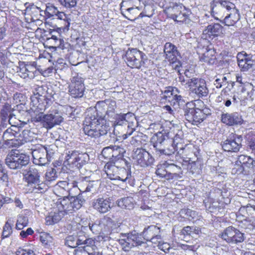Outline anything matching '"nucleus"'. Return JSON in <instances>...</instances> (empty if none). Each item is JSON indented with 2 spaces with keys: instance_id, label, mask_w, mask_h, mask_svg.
<instances>
[{
  "instance_id": "nucleus-1",
  "label": "nucleus",
  "mask_w": 255,
  "mask_h": 255,
  "mask_svg": "<svg viewBox=\"0 0 255 255\" xmlns=\"http://www.w3.org/2000/svg\"><path fill=\"white\" fill-rule=\"evenodd\" d=\"M105 123L106 119L99 117L97 111L89 110L84 121L83 131L88 136L95 138L106 135L110 127Z\"/></svg>"
},
{
  "instance_id": "nucleus-2",
  "label": "nucleus",
  "mask_w": 255,
  "mask_h": 255,
  "mask_svg": "<svg viewBox=\"0 0 255 255\" xmlns=\"http://www.w3.org/2000/svg\"><path fill=\"white\" fill-rule=\"evenodd\" d=\"M173 140L161 132L154 134L151 139L155 153L158 156L171 155L178 149L177 145H173Z\"/></svg>"
},
{
  "instance_id": "nucleus-3",
  "label": "nucleus",
  "mask_w": 255,
  "mask_h": 255,
  "mask_svg": "<svg viewBox=\"0 0 255 255\" xmlns=\"http://www.w3.org/2000/svg\"><path fill=\"white\" fill-rule=\"evenodd\" d=\"M29 162V156L16 150H12L5 159L6 165L13 170L20 169L28 165Z\"/></svg>"
},
{
  "instance_id": "nucleus-4",
  "label": "nucleus",
  "mask_w": 255,
  "mask_h": 255,
  "mask_svg": "<svg viewBox=\"0 0 255 255\" xmlns=\"http://www.w3.org/2000/svg\"><path fill=\"white\" fill-rule=\"evenodd\" d=\"M138 233L135 231L128 233L127 234L121 233V236L123 237L118 240V242L121 246L122 250L125 252H129L130 253L131 249L141 246L144 243L142 241L141 237Z\"/></svg>"
},
{
  "instance_id": "nucleus-5",
  "label": "nucleus",
  "mask_w": 255,
  "mask_h": 255,
  "mask_svg": "<svg viewBox=\"0 0 255 255\" xmlns=\"http://www.w3.org/2000/svg\"><path fill=\"white\" fill-rule=\"evenodd\" d=\"M116 108V101L109 99L98 102L94 110L97 111L99 117L110 120L115 118Z\"/></svg>"
},
{
  "instance_id": "nucleus-6",
  "label": "nucleus",
  "mask_w": 255,
  "mask_h": 255,
  "mask_svg": "<svg viewBox=\"0 0 255 255\" xmlns=\"http://www.w3.org/2000/svg\"><path fill=\"white\" fill-rule=\"evenodd\" d=\"M183 111L186 119L193 125H197L203 121L207 115L204 110L195 108L192 102L186 103L184 106Z\"/></svg>"
},
{
  "instance_id": "nucleus-7",
  "label": "nucleus",
  "mask_w": 255,
  "mask_h": 255,
  "mask_svg": "<svg viewBox=\"0 0 255 255\" xmlns=\"http://www.w3.org/2000/svg\"><path fill=\"white\" fill-rule=\"evenodd\" d=\"M125 57L128 66L137 69L140 68L147 60L145 54L136 48L128 49L126 52Z\"/></svg>"
},
{
  "instance_id": "nucleus-8",
  "label": "nucleus",
  "mask_w": 255,
  "mask_h": 255,
  "mask_svg": "<svg viewBox=\"0 0 255 255\" xmlns=\"http://www.w3.org/2000/svg\"><path fill=\"white\" fill-rule=\"evenodd\" d=\"M188 84L190 92L197 98H202L208 96L209 90L204 80L192 78Z\"/></svg>"
},
{
  "instance_id": "nucleus-9",
  "label": "nucleus",
  "mask_w": 255,
  "mask_h": 255,
  "mask_svg": "<svg viewBox=\"0 0 255 255\" xmlns=\"http://www.w3.org/2000/svg\"><path fill=\"white\" fill-rule=\"evenodd\" d=\"M66 161L69 164H72L78 169H80L89 160V155L85 152L78 151H69L65 157Z\"/></svg>"
},
{
  "instance_id": "nucleus-10",
  "label": "nucleus",
  "mask_w": 255,
  "mask_h": 255,
  "mask_svg": "<svg viewBox=\"0 0 255 255\" xmlns=\"http://www.w3.org/2000/svg\"><path fill=\"white\" fill-rule=\"evenodd\" d=\"M77 185L75 176L70 175L67 177V181H59L55 186V190L61 194L63 197H70L72 195V188Z\"/></svg>"
},
{
  "instance_id": "nucleus-11",
  "label": "nucleus",
  "mask_w": 255,
  "mask_h": 255,
  "mask_svg": "<svg viewBox=\"0 0 255 255\" xmlns=\"http://www.w3.org/2000/svg\"><path fill=\"white\" fill-rule=\"evenodd\" d=\"M132 158L141 167L152 165L154 161L151 154L142 148H137L133 150Z\"/></svg>"
},
{
  "instance_id": "nucleus-12",
  "label": "nucleus",
  "mask_w": 255,
  "mask_h": 255,
  "mask_svg": "<svg viewBox=\"0 0 255 255\" xmlns=\"http://www.w3.org/2000/svg\"><path fill=\"white\" fill-rule=\"evenodd\" d=\"M221 236L227 243L233 244L242 243L245 239L244 234L233 226L227 228Z\"/></svg>"
},
{
  "instance_id": "nucleus-13",
  "label": "nucleus",
  "mask_w": 255,
  "mask_h": 255,
  "mask_svg": "<svg viewBox=\"0 0 255 255\" xmlns=\"http://www.w3.org/2000/svg\"><path fill=\"white\" fill-rule=\"evenodd\" d=\"M85 86L84 79L79 75L73 76L69 86V92L74 98H81L84 95Z\"/></svg>"
},
{
  "instance_id": "nucleus-14",
  "label": "nucleus",
  "mask_w": 255,
  "mask_h": 255,
  "mask_svg": "<svg viewBox=\"0 0 255 255\" xmlns=\"http://www.w3.org/2000/svg\"><path fill=\"white\" fill-rule=\"evenodd\" d=\"M63 120V118L58 113L40 116L36 118V122H41L46 128H51L56 125H59Z\"/></svg>"
},
{
  "instance_id": "nucleus-15",
  "label": "nucleus",
  "mask_w": 255,
  "mask_h": 255,
  "mask_svg": "<svg viewBox=\"0 0 255 255\" xmlns=\"http://www.w3.org/2000/svg\"><path fill=\"white\" fill-rule=\"evenodd\" d=\"M19 130V127H10L7 128L2 135L3 143L2 146L4 147H10L17 144L15 141H17V134Z\"/></svg>"
},
{
  "instance_id": "nucleus-16",
  "label": "nucleus",
  "mask_w": 255,
  "mask_h": 255,
  "mask_svg": "<svg viewBox=\"0 0 255 255\" xmlns=\"http://www.w3.org/2000/svg\"><path fill=\"white\" fill-rule=\"evenodd\" d=\"M164 52L166 55V58L172 63V67L179 72V68L181 65L179 61H176V56L179 54L176 47L170 42H167L164 45Z\"/></svg>"
},
{
  "instance_id": "nucleus-17",
  "label": "nucleus",
  "mask_w": 255,
  "mask_h": 255,
  "mask_svg": "<svg viewBox=\"0 0 255 255\" xmlns=\"http://www.w3.org/2000/svg\"><path fill=\"white\" fill-rule=\"evenodd\" d=\"M44 14L47 18L51 19H59L67 21V25L70 23L68 21L67 15L63 11L59 10L57 7L53 4L48 3L46 5L45 9L44 10Z\"/></svg>"
},
{
  "instance_id": "nucleus-18",
  "label": "nucleus",
  "mask_w": 255,
  "mask_h": 255,
  "mask_svg": "<svg viewBox=\"0 0 255 255\" xmlns=\"http://www.w3.org/2000/svg\"><path fill=\"white\" fill-rule=\"evenodd\" d=\"M237 135H233L229 136L227 139L224 141L221 144L223 149L224 151L227 152H236L239 151L241 147V137Z\"/></svg>"
},
{
  "instance_id": "nucleus-19",
  "label": "nucleus",
  "mask_w": 255,
  "mask_h": 255,
  "mask_svg": "<svg viewBox=\"0 0 255 255\" xmlns=\"http://www.w3.org/2000/svg\"><path fill=\"white\" fill-rule=\"evenodd\" d=\"M221 121L229 126L241 125L244 123L242 115L237 112L226 113L222 114Z\"/></svg>"
},
{
  "instance_id": "nucleus-20",
  "label": "nucleus",
  "mask_w": 255,
  "mask_h": 255,
  "mask_svg": "<svg viewBox=\"0 0 255 255\" xmlns=\"http://www.w3.org/2000/svg\"><path fill=\"white\" fill-rule=\"evenodd\" d=\"M32 154L33 163L35 164L43 166L50 161L46 154L45 147L42 145L34 149L32 152Z\"/></svg>"
},
{
  "instance_id": "nucleus-21",
  "label": "nucleus",
  "mask_w": 255,
  "mask_h": 255,
  "mask_svg": "<svg viewBox=\"0 0 255 255\" xmlns=\"http://www.w3.org/2000/svg\"><path fill=\"white\" fill-rule=\"evenodd\" d=\"M223 27L219 23L209 25L203 32V38L208 40H212L218 37L222 32Z\"/></svg>"
},
{
  "instance_id": "nucleus-22",
  "label": "nucleus",
  "mask_w": 255,
  "mask_h": 255,
  "mask_svg": "<svg viewBox=\"0 0 255 255\" xmlns=\"http://www.w3.org/2000/svg\"><path fill=\"white\" fill-rule=\"evenodd\" d=\"M92 206L100 213H106L112 208L111 200L109 198L99 197L93 200Z\"/></svg>"
},
{
  "instance_id": "nucleus-23",
  "label": "nucleus",
  "mask_w": 255,
  "mask_h": 255,
  "mask_svg": "<svg viewBox=\"0 0 255 255\" xmlns=\"http://www.w3.org/2000/svg\"><path fill=\"white\" fill-rule=\"evenodd\" d=\"M160 232L159 228L154 225L148 226L147 228H145L143 231L139 234L141 235L140 237L142 236L143 240L147 241H151L152 243H155V239H160L161 236L159 235Z\"/></svg>"
},
{
  "instance_id": "nucleus-24",
  "label": "nucleus",
  "mask_w": 255,
  "mask_h": 255,
  "mask_svg": "<svg viewBox=\"0 0 255 255\" xmlns=\"http://www.w3.org/2000/svg\"><path fill=\"white\" fill-rule=\"evenodd\" d=\"M25 171H26V173H23V174L25 181L28 185H33V184L38 183L41 182L40 179V172L34 166L29 167Z\"/></svg>"
},
{
  "instance_id": "nucleus-25",
  "label": "nucleus",
  "mask_w": 255,
  "mask_h": 255,
  "mask_svg": "<svg viewBox=\"0 0 255 255\" xmlns=\"http://www.w3.org/2000/svg\"><path fill=\"white\" fill-rule=\"evenodd\" d=\"M86 227H82L81 230L78 231L77 235L75 236L79 246H83V249L88 247H92L95 245V241L92 238H88L84 230H86Z\"/></svg>"
},
{
  "instance_id": "nucleus-26",
  "label": "nucleus",
  "mask_w": 255,
  "mask_h": 255,
  "mask_svg": "<svg viewBox=\"0 0 255 255\" xmlns=\"http://www.w3.org/2000/svg\"><path fill=\"white\" fill-rule=\"evenodd\" d=\"M185 9V7L182 4L172 2L166 7L164 11L169 17L173 19L179 12L184 11Z\"/></svg>"
},
{
  "instance_id": "nucleus-27",
  "label": "nucleus",
  "mask_w": 255,
  "mask_h": 255,
  "mask_svg": "<svg viewBox=\"0 0 255 255\" xmlns=\"http://www.w3.org/2000/svg\"><path fill=\"white\" fill-rule=\"evenodd\" d=\"M240 18V15L237 9H233L229 13H227L225 18L220 19V21L227 26L234 25Z\"/></svg>"
},
{
  "instance_id": "nucleus-28",
  "label": "nucleus",
  "mask_w": 255,
  "mask_h": 255,
  "mask_svg": "<svg viewBox=\"0 0 255 255\" xmlns=\"http://www.w3.org/2000/svg\"><path fill=\"white\" fill-rule=\"evenodd\" d=\"M89 228L94 234H104L109 231V228L103 221H99L95 223H89Z\"/></svg>"
},
{
  "instance_id": "nucleus-29",
  "label": "nucleus",
  "mask_w": 255,
  "mask_h": 255,
  "mask_svg": "<svg viewBox=\"0 0 255 255\" xmlns=\"http://www.w3.org/2000/svg\"><path fill=\"white\" fill-rule=\"evenodd\" d=\"M237 160L248 173L249 172L250 170H254L255 167V161L250 156L241 155L238 156Z\"/></svg>"
},
{
  "instance_id": "nucleus-30",
  "label": "nucleus",
  "mask_w": 255,
  "mask_h": 255,
  "mask_svg": "<svg viewBox=\"0 0 255 255\" xmlns=\"http://www.w3.org/2000/svg\"><path fill=\"white\" fill-rule=\"evenodd\" d=\"M47 87L43 86H38L34 88L33 96L31 98L32 102H34L35 99H36L38 103L42 102L44 100L47 104V99L45 98L47 94Z\"/></svg>"
},
{
  "instance_id": "nucleus-31",
  "label": "nucleus",
  "mask_w": 255,
  "mask_h": 255,
  "mask_svg": "<svg viewBox=\"0 0 255 255\" xmlns=\"http://www.w3.org/2000/svg\"><path fill=\"white\" fill-rule=\"evenodd\" d=\"M167 172L168 173V178L172 179L174 178L181 177L182 174V169L180 166L174 163H169L166 162Z\"/></svg>"
},
{
  "instance_id": "nucleus-32",
  "label": "nucleus",
  "mask_w": 255,
  "mask_h": 255,
  "mask_svg": "<svg viewBox=\"0 0 255 255\" xmlns=\"http://www.w3.org/2000/svg\"><path fill=\"white\" fill-rule=\"evenodd\" d=\"M58 210L64 211L65 215L71 213L74 211L70 197H64L59 204H58Z\"/></svg>"
},
{
  "instance_id": "nucleus-33",
  "label": "nucleus",
  "mask_w": 255,
  "mask_h": 255,
  "mask_svg": "<svg viewBox=\"0 0 255 255\" xmlns=\"http://www.w3.org/2000/svg\"><path fill=\"white\" fill-rule=\"evenodd\" d=\"M124 168L123 167L119 168L115 166H112L111 163H107L104 167L106 174L111 180H117L120 174V171Z\"/></svg>"
},
{
  "instance_id": "nucleus-34",
  "label": "nucleus",
  "mask_w": 255,
  "mask_h": 255,
  "mask_svg": "<svg viewBox=\"0 0 255 255\" xmlns=\"http://www.w3.org/2000/svg\"><path fill=\"white\" fill-rule=\"evenodd\" d=\"M211 14L217 19H219V18L216 15L223 18L228 13L226 9H224L221 5H219L215 1H212L211 3Z\"/></svg>"
},
{
  "instance_id": "nucleus-35",
  "label": "nucleus",
  "mask_w": 255,
  "mask_h": 255,
  "mask_svg": "<svg viewBox=\"0 0 255 255\" xmlns=\"http://www.w3.org/2000/svg\"><path fill=\"white\" fill-rule=\"evenodd\" d=\"M140 8L138 6L131 7L125 10H121L122 15L127 19L134 21L137 19L136 15L138 14Z\"/></svg>"
},
{
  "instance_id": "nucleus-36",
  "label": "nucleus",
  "mask_w": 255,
  "mask_h": 255,
  "mask_svg": "<svg viewBox=\"0 0 255 255\" xmlns=\"http://www.w3.org/2000/svg\"><path fill=\"white\" fill-rule=\"evenodd\" d=\"M29 130H23L21 131V128L19 127V130L17 134V144H23L25 142H31L33 140V137L30 135Z\"/></svg>"
},
{
  "instance_id": "nucleus-37",
  "label": "nucleus",
  "mask_w": 255,
  "mask_h": 255,
  "mask_svg": "<svg viewBox=\"0 0 255 255\" xmlns=\"http://www.w3.org/2000/svg\"><path fill=\"white\" fill-rule=\"evenodd\" d=\"M66 215L64 211L59 210L58 212H54L53 214L46 217V224L52 225L59 222L64 216Z\"/></svg>"
},
{
  "instance_id": "nucleus-38",
  "label": "nucleus",
  "mask_w": 255,
  "mask_h": 255,
  "mask_svg": "<svg viewBox=\"0 0 255 255\" xmlns=\"http://www.w3.org/2000/svg\"><path fill=\"white\" fill-rule=\"evenodd\" d=\"M117 205L123 209L130 210L133 208V199L130 197H126L119 199Z\"/></svg>"
},
{
  "instance_id": "nucleus-39",
  "label": "nucleus",
  "mask_w": 255,
  "mask_h": 255,
  "mask_svg": "<svg viewBox=\"0 0 255 255\" xmlns=\"http://www.w3.org/2000/svg\"><path fill=\"white\" fill-rule=\"evenodd\" d=\"M120 173L117 180H121L123 182L128 183L130 185L132 184L133 178L129 169L125 168L124 169H122L120 171Z\"/></svg>"
},
{
  "instance_id": "nucleus-40",
  "label": "nucleus",
  "mask_w": 255,
  "mask_h": 255,
  "mask_svg": "<svg viewBox=\"0 0 255 255\" xmlns=\"http://www.w3.org/2000/svg\"><path fill=\"white\" fill-rule=\"evenodd\" d=\"M108 163H111L112 166H115L116 167L121 168V167L130 169V163L124 157L119 158V159H114L110 160Z\"/></svg>"
},
{
  "instance_id": "nucleus-41",
  "label": "nucleus",
  "mask_w": 255,
  "mask_h": 255,
  "mask_svg": "<svg viewBox=\"0 0 255 255\" xmlns=\"http://www.w3.org/2000/svg\"><path fill=\"white\" fill-rule=\"evenodd\" d=\"M14 111L15 110H13L10 104L5 103L0 110V114L1 120L3 122H5Z\"/></svg>"
},
{
  "instance_id": "nucleus-42",
  "label": "nucleus",
  "mask_w": 255,
  "mask_h": 255,
  "mask_svg": "<svg viewBox=\"0 0 255 255\" xmlns=\"http://www.w3.org/2000/svg\"><path fill=\"white\" fill-rule=\"evenodd\" d=\"M26 11L31 15L32 18L35 19H39V16L42 15L41 12L44 13V10L41 9L40 7L32 4L29 7L26 8Z\"/></svg>"
},
{
  "instance_id": "nucleus-43",
  "label": "nucleus",
  "mask_w": 255,
  "mask_h": 255,
  "mask_svg": "<svg viewBox=\"0 0 255 255\" xmlns=\"http://www.w3.org/2000/svg\"><path fill=\"white\" fill-rule=\"evenodd\" d=\"M71 200L72 203V205L74 211L77 210L81 208L85 200L82 197V196L79 195L78 196H74L72 194L70 196Z\"/></svg>"
},
{
  "instance_id": "nucleus-44",
  "label": "nucleus",
  "mask_w": 255,
  "mask_h": 255,
  "mask_svg": "<svg viewBox=\"0 0 255 255\" xmlns=\"http://www.w3.org/2000/svg\"><path fill=\"white\" fill-rule=\"evenodd\" d=\"M220 102L223 101L226 107H229L232 104V95L228 93L225 89H223L218 97Z\"/></svg>"
},
{
  "instance_id": "nucleus-45",
  "label": "nucleus",
  "mask_w": 255,
  "mask_h": 255,
  "mask_svg": "<svg viewBox=\"0 0 255 255\" xmlns=\"http://www.w3.org/2000/svg\"><path fill=\"white\" fill-rule=\"evenodd\" d=\"M126 150L124 148L117 145H112V152L111 160L124 157V154Z\"/></svg>"
},
{
  "instance_id": "nucleus-46",
  "label": "nucleus",
  "mask_w": 255,
  "mask_h": 255,
  "mask_svg": "<svg viewBox=\"0 0 255 255\" xmlns=\"http://www.w3.org/2000/svg\"><path fill=\"white\" fill-rule=\"evenodd\" d=\"M146 137V135L141 132H136L134 135L131 137L130 140V143L134 146H138L142 144V140L144 138Z\"/></svg>"
},
{
  "instance_id": "nucleus-47",
  "label": "nucleus",
  "mask_w": 255,
  "mask_h": 255,
  "mask_svg": "<svg viewBox=\"0 0 255 255\" xmlns=\"http://www.w3.org/2000/svg\"><path fill=\"white\" fill-rule=\"evenodd\" d=\"M13 98L15 100H18L19 102H22L16 106L17 110L20 111L21 110H22L23 111L26 112V108L25 107L24 104H23V102H24L25 100V96L21 93H16L14 94Z\"/></svg>"
},
{
  "instance_id": "nucleus-48",
  "label": "nucleus",
  "mask_w": 255,
  "mask_h": 255,
  "mask_svg": "<svg viewBox=\"0 0 255 255\" xmlns=\"http://www.w3.org/2000/svg\"><path fill=\"white\" fill-rule=\"evenodd\" d=\"M231 173L233 175H237L242 174L245 175L248 173L237 160L232 169Z\"/></svg>"
},
{
  "instance_id": "nucleus-49",
  "label": "nucleus",
  "mask_w": 255,
  "mask_h": 255,
  "mask_svg": "<svg viewBox=\"0 0 255 255\" xmlns=\"http://www.w3.org/2000/svg\"><path fill=\"white\" fill-rule=\"evenodd\" d=\"M214 51L211 50H208L205 52L202 59L203 60L208 64H214L216 61V57L214 55Z\"/></svg>"
},
{
  "instance_id": "nucleus-50",
  "label": "nucleus",
  "mask_w": 255,
  "mask_h": 255,
  "mask_svg": "<svg viewBox=\"0 0 255 255\" xmlns=\"http://www.w3.org/2000/svg\"><path fill=\"white\" fill-rule=\"evenodd\" d=\"M75 178L77 179V177H75ZM89 180V177L86 176L80 179L79 181L76 180L77 185L76 186V187H78L80 192H85Z\"/></svg>"
},
{
  "instance_id": "nucleus-51",
  "label": "nucleus",
  "mask_w": 255,
  "mask_h": 255,
  "mask_svg": "<svg viewBox=\"0 0 255 255\" xmlns=\"http://www.w3.org/2000/svg\"><path fill=\"white\" fill-rule=\"evenodd\" d=\"M155 173L159 177L164 178L167 180L170 179V178H168L167 177V176H168V173L167 170L166 163L163 165H160V166L156 169Z\"/></svg>"
},
{
  "instance_id": "nucleus-52",
  "label": "nucleus",
  "mask_w": 255,
  "mask_h": 255,
  "mask_svg": "<svg viewBox=\"0 0 255 255\" xmlns=\"http://www.w3.org/2000/svg\"><path fill=\"white\" fill-rule=\"evenodd\" d=\"M215 2L219 5H221L224 9H226L227 12H230L233 9H236L235 4L228 0H219Z\"/></svg>"
},
{
  "instance_id": "nucleus-53",
  "label": "nucleus",
  "mask_w": 255,
  "mask_h": 255,
  "mask_svg": "<svg viewBox=\"0 0 255 255\" xmlns=\"http://www.w3.org/2000/svg\"><path fill=\"white\" fill-rule=\"evenodd\" d=\"M253 60L249 58L245 61H241L240 63L238 64V65L242 71L246 72L253 67Z\"/></svg>"
},
{
  "instance_id": "nucleus-54",
  "label": "nucleus",
  "mask_w": 255,
  "mask_h": 255,
  "mask_svg": "<svg viewBox=\"0 0 255 255\" xmlns=\"http://www.w3.org/2000/svg\"><path fill=\"white\" fill-rule=\"evenodd\" d=\"M28 223V220L27 217H24L23 216H19L18 217L16 224V228L17 230H21L24 227L27 226Z\"/></svg>"
},
{
  "instance_id": "nucleus-55",
  "label": "nucleus",
  "mask_w": 255,
  "mask_h": 255,
  "mask_svg": "<svg viewBox=\"0 0 255 255\" xmlns=\"http://www.w3.org/2000/svg\"><path fill=\"white\" fill-rule=\"evenodd\" d=\"M200 232L198 228L194 227L187 226L184 227L182 230V233L184 235L193 236L194 234H198Z\"/></svg>"
},
{
  "instance_id": "nucleus-56",
  "label": "nucleus",
  "mask_w": 255,
  "mask_h": 255,
  "mask_svg": "<svg viewBox=\"0 0 255 255\" xmlns=\"http://www.w3.org/2000/svg\"><path fill=\"white\" fill-rule=\"evenodd\" d=\"M77 241V239L75 236H69L65 239V244L68 247L75 248L79 246L78 243Z\"/></svg>"
},
{
  "instance_id": "nucleus-57",
  "label": "nucleus",
  "mask_w": 255,
  "mask_h": 255,
  "mask_svg": "<svg viewBox=\"0 0 255 255\" xmlns=\"http://www.w3.org/2000/svg\"><path fill=\"white\" fill-rule=\"evenodd\" d=\"M154 9L150 5H147L144 6L143 11L141 12L137 18L138 17H143V16L151 17L153 14Z\"/></svg>"
},
{
  "instance_id": "nucleus-58",
  "label": "nucleus",
  "mask_w": 255,
  "mask_h": 255,
  "mask_svg": "<svg viewBox=\"0 0 255 255\" xmlns=\"http://www.w3.org/2000/svg\"><path fill=\"white\" fill-rule=\"evenodd\" d=\"M0 180L5 182L6 184L8 182V176L7 171L4 166L0 161Z\"/></svg>"
},
{
  "instance_id": "nucleus-59",
  "label": "nucleus",
  "mask_w": 255,
  "mask_h": 255,
  "mask_svg": "<svg viewBox=\"0 0 255 255\" xmlns=\"http://www.w3.org/2000/svg\"><path fill=\"white\" fill-rule=\"evenodd\" d=\"M18 73L19 75L23 79L26 78H31L33 77V73L30 72L26 66H24L20 68Z\"/></svg>"
},
{
  "instance_id": "nucleus-60",
  "label": "nucleus",
  "mask_w": 255,
  "mask_h": 255,
  "mask_svg": "<svg viewBox=\"0 0 255 255\" xmlns=\"http://www.w3.org/2000/svg\"><path fill=\"white\" fill-rule=\"evenodd\" d=\"M43 146L45 147V150H46V153L48 158L50 160H51V159L54 154L57 147L53 144Z\"/></svg>"
},
{
  "instance_id": "nucleus-61",
  "label": "nucleus",
  "mask_w": 255,
  "mask_h": 255,
  "mask_svg": "<svg viewBox=\"0 0 255 255\" xmlns=\"http://www.w3.org/2000/svg\"><path fill=\"white\" fill-rule=\"evenodd\" d=\"M188 16L189 15L188 14L182 11V12H179L176 17H175L173 20L177 22L188 23L189 20Z\"/></svg>"
},
{
  "instance_id": "nucleus-62",
  "label": "nucleus",
  "mask_w": 255,
  "mask_h": 255,
  "mask_svg": "<svg viewBox=\"0 0 255 255\" xmlns=\"http://www.w3.org/2000/svg\"><path fill=\"white\" fill-rule=\"evenodd\" d=\"M57 177L56 170L54 168H51L49 171L46 172L45 174V179L47 181H54Z\"/></svg>"
},
{
  "instance_id": "nucleus-63",
  "label": "nucleus",
  "mask_w": 255,
  "mask_h": 255,
  "mask_svg": "<svg viewBox=\"0 0 255 255\" xmlns=\"http://www.w3.org/2000/svg\"><path fill=\"white\" fill-rule=\"evenodd\" d=\"M33 185H34L33 191L35 193H42L47 189L46 184L41 181Z\"/></svg>"
},
{
  "instance_id": "nucleus-64",
  "label": "nucleus",
  "mask_w": 255,
  "mask_h": 255,
  "mask_svg": "<svg viewBox=\"0 0 255 255\" xmlns=\"http://www.w3.org/2000/svg\"><path fill=\"white\" fill-rule=\"evenodd\" d=\"M115 125L117 126L127 125V120H126L122 114L117 115L115 116Z\"/></svg>"
}]
</instances>
